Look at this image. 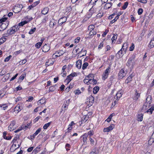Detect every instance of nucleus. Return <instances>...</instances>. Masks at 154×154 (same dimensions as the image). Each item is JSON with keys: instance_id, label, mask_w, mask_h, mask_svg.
I'll return each mask as SVG.
<instances>
[{"instance_id": "nucleus-4", "label": "nucleus", "mask_w": 154, "mask_h": 154, "mask_svg": "<svg viewBox=\"0 0 154 154\" xmlns=\"http://www.w3.org/2000/svg\"><path fill=\"white\" fill-rule=\"evenodd\" d=\"M110 67L109 66L105 70L102 75V79L103 80H105L107 78L110 72Z\"/></svg>"}, {"instance_id": "nucleus-12", "label": "nucleus", "mask_w": 154, "mask_h": 154, "mask_svg": "<svg viewBox=\"0 0 154 154\" xmlns=\"http://www.w3.org/2000/svg\"><path fill=\"white\" fill-rule=\"evenodd\" d=\"M135 93L133 98L134 100H137L140 96V93H138L137 90H135Z\"/></svg>"}, {"instance_id": "nucleus-7", "label": "nucleus", "mask_w": 154, "mask_h": 154, "mask_svg": "<svg viewBox=\"0 0 154 154\" xmlns=\"http://www.w3.org/2000/svg\"><path fill=\"white\" fill-rule=\"evenodd\" d=\"M135 57V55L133 54L129 58L127 63V66H130L133 65V63L134 61Z\"/></svg>"}, {"instance_id": "nucleus-46", "label": "nucleus", "mask_w": 154, "mask_h": 154, "mask_svg": "<svg viewBox=\"0 0 154 154\" xmlns=\"http://www.w3.org/2000/svg\"><path fill=\"white\" fill-rule=\"evenodd\" d=\"M143 10L142 8H140L138 9V13L139 15H140L142 14L143 12Z\"/></svg>"}, {"instance_id": "nucleus-43", "label": "nucleus", "mask_w": 154, "mask_h": 154, "mask_svg": "<svg viewBox=\"0 0 154 154\" xmlns=\"http://www.w3.org/2000/svg\"><path fill=\"white\" fill-rule=\"evenodd\" d=\"M45 101H44L43 99H41L38 101V105L40 104H43L45 103Z\"/></svg>"}, {"instance_id": "nucleus-59", "label": "nucleus", "mask_w": 154, "mask_h": 154, "mask_svg": "<svg viewBox=\"0 0 154 154\" xmlns=\"http://www.w3.org/2000/svg\"><path fill=\"white\" fill-rule=\"evenodd\" d=\"M26 59H24L21 61H20V63L22 64H23L26 63Z\"/></svg>"}, {"instance_id": "nucleus-48", "label": "nucleus", "mask_w": 154, "mask_h": 154, "mask_svg": "<svg viewBox=\"0 0 154 154\" xmlns=\"http://www.w3.org/2000/svg\"><path fill=\"white\" fill-rule=\"evenodd\" d=\"M89 79L88 78H86V77H85V79L84 80V83L87 85H89V82H88V81H89Z\"/></svg>"}, {"instance_id": "nucleus-19", "label": "nucleus", "mask_w": 154, "mask_h": 154, "mask_svg": "<svg viewBox=\"0 0 154 154\" xmlns=\"http://www.w3.org/2000/svg\"><path fill=\"white\" fill-rule=\"evenodd\" d=\"M41 128H39L37 129L35 132L33 134L32 136L31 137H32V139H34L36 136L41 131Z\"/></svg>"}, {"instance_id": "nucleus-27", "label": "nucleus", "mask_w": 154, "mask_h": 154, "mask_svg": "<svg viewBox=\"0 0 154 154\" xmlns=\"http://www.w3.org/2000/svg\"><path fill=\"white\" fill-rule=\"evenodd\" d=\"M48 11V8H45L42 11V13L43 14H46Z\"/></svg>"}, {"instance_id": "nucleus-57", "label": "nucleus", "mask_w": 154, "mask_h": 154, "mask_svg": "<svg viewBox=\"0 0 154 154\" xmlns=\"http://www.w3.org/2000/svg\"><path fill=\"white\" fill-rule=\"evenodd\" d=\"M80 40V38L79 37H78L75 39L74 42L75 43H77L79 42Z\"/></svg>"}, {"instance_id": "nucleus-36", "label": "nucleus", "mask_w": 154, "mask_h": 154, "mask_svg": "<svg viewBox=\"0 0 154 154\" xmlns=\"http://www.w3.org/2000/svg\"><path fill=\"white\" fill-rule=\"evenodd\" d=\"M106 151L105 154H111L112 152V149L109 148L106 149Z\"/></svg>"}, {"instance_id": "nucleus-40", "label": "nucleus", "mask_w": 154, "mask_h": 154, "mask_svg": "<svg viewBox=\"0 0 154 154\" xmlns=\"http://www.w3.org/2000/svg\"><path fill=\"white\" fill-rule=\"evenodd\" d=\"M128 5V2H126L125 3L124 5L122 7V8L123 9H125Z\"/></svg>"}, {"instance_id": "nucleus-20", "label": "nucleus", "mask_w": 154, "mask_h": 154, "mask_svg": "<svg viewBox=\"0 0 154 154\" xmlns=\"http://www.w3.org/2000/svg\"><path fill=\"white\" fill-rule=\"evenodd\" d=\"M82 66V61L79 60L76 63V67L78 69H80Z\"/></svg>"}, {"instance_id": "nucleus-6", "label": "nucleus", "mask_w": 154, "mask_h": 154, "mask_svg": "<svg viewBox=\"0 0 154 154\" xmlns=\"http://www.w3.org/2000/svg\"><path fill=\"white\" fill-rule=\"evenodd\" d=\"M23 6L22 5H17L14 7L13 11L15 13H18L21 10Z\"/></svg>"}, {"instance_id": "nucleus-45", "label": "nucleus", "mask_w": 154, "mask_h": 154, "mask_svg": "<svg viewBox=\"0 0 154 154\" xmlns=\"http://www.w3.org/2000/svg\"><path fill=\"white\" fill-rule=\"evenodd\" d=\"M42 45L41 43L38 42L35 44V46L37 48H39Z\"/></svg>"}, {"instance_id": "nucleus-17", "label": "nucleus", "mask_w": 154, "mask_h": 154, "mask_svg": "<svg viewBox=\"0 0 154 154\" xmlns=\"http://www.w3.org/2000/svg\"><path fill=\"white\" fill-rule=\"evenodd\" d=\"M53 59H50L48 60V61L46 63V66H48L53 64L54 63V61L53 60Z\"/></svg>"}, {"instance_id": "nucleus-51", "label": "nucleus", "mask_w": 154, "mask_h": 154, "mask_svg": "<svg viewBox=\"0 0 154 154\" xmlns=\"http://www.w3.org/2000/svg\"><path fill=\"white\" fill-rule=\"evenodd\" d=\"M103 44H104L103 42H102L99 45L98 47V48L99 49H101L103 46Z\"/></svg>"}, {"instance_id": "nucleus-3", "label": "nucleus", "mask_w": 154, "mask_h": 154, "mask_svg": "<svg viewBox=\"0 0 154 154\" xmlns=\"http://www.w3.org/2000/svg\"><path fill=\"white\" fill-rule=\"evenodd\" d=\"M65 51L63 50H60L56 51L55 54H54L52 56L54 58L58 57L64 54L65 53Z\"/></svg>"}, {"instance_id": "nucleus-29", "label": "nucleus", "mask_w": 154, "mask_h": 154, "mask_svg": "<svg viewBox=\"0 0 154 154\" xmlns=\"http://www.w3.org/2000/svg\"><path fill=\"white\" fill-rule=\"evenodd\" d=\"M99 89V87L96 86L94 87L93 89V92L94 94H96L98 91Z\"/></svg>"}, {"instance_id": "nucleus-23", "label": "nucleus", "mask_w": 154, "mask_h": 154, "mask_svg": "<svg viewBox=\"0 0 154 154\" xmlns=\"http://www.w3.org/2000/svg\"><path fill=\"white\" fill-rule=\"evenodd\" d=\"M112 4L111 3H107L105 5L104 8L107 9L109 8L112 5Z\"/></svg>"}, {"instance_id": "nucleus-55", "label": "nucleus", "mask_w": 154, "mask_h": 154, "mask_svg": "<svg viewBox=\"0 0 154 154\" xmlns=\"http://www.w3.org/2000/svg\"><path fill=\"white\" fill-rule=\"evenodd\" d=\"M137 1L142 3L145 4L147 2V0H137Z\"/></svg>"}, {"instance_id": "nucleus-22", "label": "nucleus", "mask_w": 154, "mask_h": 154, "mask_svg": "<svg viewBox=\"0 0 154 154\" xmlns=\"http://www.w3.org/2000/svg\"><path fill=\"white\" fill-rule=\"evenodd\" d=\"M154 46V36L153 38H152L150 42V43L148 46L149 48H151Z\"/></svg>"}, {"instance_id": "nucleus-5", "label": "nucleus", "mask_w": 154, "mask_h": 154, "mask_svg": "<svg viewBox=\"0 0 154 154\" xmlns=\"http://www.w3.org/2000/svg\"><path fill=\"white\" fill-rule=\"evenodd\" d=\"M151 102V97L150 96H148L146 100V102L145 103L143 106V108L148 109L149 107H147V105H149Z\"/></svg>"}, {"instance_id": "nucleus-21", "label": "nucleus", "mask_w": 154, "mask_h": 154, "mask_svg": "<svg viewBox=\"0 0 154 154\" xmlns=\"http://www.w3.org/2000/svg\"><path fill=\"white\" fill-rule=\"evenodd\" d=\"M143 115L142 113L139 114L137 116V121H142L143 119Z\"/></svg>"}, {"instance_id": "nucleus-35", "label": "nucleus", "mask_w": 154, "mask_h": 154, "mask_svg": "<svg viewBox=\"0 0 154 154\" xmlns=\"http://www.w3.org/2000/svg\"><path fill=\"white\" fill-rule=\"evenodd\" d=\"M90 32L89 33V35L90 36H91L92 35H94L96 34V32L95 30H90Z\"/></svg>"}, {"instance_id": "nucleus-30", "label": "nucleus", "mask_w": 154, "mask_h": 154, "mask_svg": "<svg viewBox=\"0 0 154 154\" xmlns=\"http://www.w3.org/2000/svg\"><path fill=\"white\" fill-rule=\"evenodd\" d=\"M154 110V106H152L148 109L147 111L146 112L147 113H149V114H151L152 112V111Z\"/></svg>"}, {"instance_id": "nucleus-62", "label": "nucleus", "mask_w": 154, "mask_h": 154, "mask_svg": "<svg viewBox=\"0 0 154 154\" xmlns=\"http://www.w3.org/2000/svg\"><path fill=\"white\" fill-rule=\"evenodd\" d=\"M7 20V18L6 17H4L0 19V23H1L2 22L5 21Z\"/></svg>"}, {"instance_id": "nucleus-11", "label": "nucleus", "mask_w": 154, "mask_h": 154, "mask_svg": "<svg viewBox=\"0 0 154 154\" xmlns=\"http://www.w3.org/2000/svg\"><path fill=\"white\" fill-rule=\"evenodd\" d=\"M50 49V47L49 45L45 44L42 48V51L46 52L48 51Z\"/></svg>"}, {"instance_id": "nucleus-61", "label": "nucleus", "mask_w": 154, "mask_h": 154, "mask_svg": "<svg viewBox=\"0 0 154 154\" xmlns=\"http://www.w3.org/2000/svg\"><path fill=\"white\" fill-rule=\"evenodd\" d=\"M89 140L90 141V143L92 145H94V141L93 139H92L90 137H89Z\"/></svg>"}, {"instance_id": "nucleus-33", "label": "nucleus", "mask_w": 154, "mask_h": 154, "mask_svg": "<svg viewBox=\"0 0 154 154\" xmlns=\"http://www.w3.org/2000/svg\"><path fill=\"white\" fill-rule=\"evenodd\" d=\"M8 107V105L6 104H0V107L2 109L5 110Z\"/></svg>"}, {"instance_id": "nucleus-49", "label": "nucleus", "mask_w": 154, "mask_h": 154, "mask_svg": "<svg viewBox=\"0 0 154 154\" xmlns=\"http://www.w3.org/2000/svg\"><path fill=\"white\" fill-rule=\"evenodd\" d=\"M55 90V88L54 86H52L50 87L49 88V91H53Z\"/></svg>"}, {"instance_id": "nucleus-39", "label": "nucleus", "mask_w": 154, "mask_h": 154, "mask_svg": "<svg viewBox=\"0 0 154 154\" xmlns=\"http://www.w3.org/2000/svg\"><path fill=\"white\" fill-rule=\"evenodd\" d=\"M36 30V28H34L33 29H30V31L29 32V34H32L34 33V32Z\"/></svg>"}, {"instance_id": "nucleus-54", "label": "nucleus", "mask_w": 154, "mask_h": 154, "mask_svg": "<svg viewBox=\"0 0 154 154\" xmlns=\"http://www.w3.org/2000/svg\"><path fill=\"white\" fill-rule=\"evenodd\" d=\"M26 74H22L20 77V79H21V80H22L23 79L24 77L26 76Z\"/></svg>"}, {"instance_id": "nucleus-8", "label": "nucleus", "mask_w": 154, "mask_h": 154, "mask_svg": "<svg viewBox=\"0 0 154 154\" xmlns=\"http://www.w3.org/2000/svg\"><path fill=\"white\" fill-rule=\"evenodd\" d=\"M67 20V18L66 17H64L60 18L58 21V24L60 25H61L63 23L65 22Z\"/></svg>"}, {"instance_id": "nucleus-44", "label": "nucleus", "mask_w": 154, "mask_h": 154, "mask_svg": "<svg viewBox=\"0 0 154 154\" xmlns=\"http://www.w3.org/2000/svg\"><path fill=\"white\" fill-rule=\"evenodd\" d=\"M125 44H124L123 46H122V48L121 50H122V51H123L125 53H126V52L127 51L126 48L127 47H126V48H124V45H125Z\"/></svg>"}, {"instance_id": "nucleus-25", "label": "nucleus", "mask_w": 154, "mask_h": 154, "mask_svg": "<svg viewBox=\"0 0 154 154\" xmlns=\"http://www.w3.org/2000/svg\"><path fill=\"white\" fill-rule=\"evenodd\" d=\"M40 146H38L33 151L32 153L34 154L37 153L39 151H40Z\"/></svg>"}, {"instance_id": "nucleus-13", "label": "nucleus", "mask_w": 154, "mask_h": 154, "mask_svg": "<svg viewBox=\"0 0 154 154\" xmlns=\"http://www.w3.org/2000/svg\"><path fill=\"white\" fill-rule=\"evenodd\" d=\"M88 137V134L87 133H85L82 136L83 138V144L86 145L87 143V140Z\"/></svg>"}, {"instance_id": "nucleus-41", "label": "nucleus", "mask_w": 154, "mask_h": 154, "mask_svg": "<svg viewBox=\"0 0 154 154\" xmlns=\"http://www.w3.org/2000/svg\"><path fill=\"white\" fill-rule=\"evenodd\" d=\"M117 38V35H116L115 34H113V36L112 37V42H113Z\"/></svg>"}, {"instance_id": "nucleus-15", "label": "nucleus", "mask_w": 154, "mask_h": 154, "mask_svg": "<svg viewBox=\"0 0 154 154\" xmlns=\"http://www.w3.org/2000/svg\"><path fill=\"white\" fill-rule=\"evenodd\" d=\"M122 91H119L116 94V96L114 97V98L116 99V97L117 99V100H118L122 97Z\"/></svg>"}, {"instance_id": "nucleus-58", "label": "nucleus", "mask_w": 154, "mask_h": 154, "mask_svg": "<svg viewBox=\"0 0 154 154\" xmlns=\"http://www.w3.org/2000/svg\"><path fill=\"white\" fill-rule=\"evenodd\" d=\"M87 134H88V135H89V137H90L91 136L93 135V131H90L88 132V133Z\"/></svg>"}, {"instance_id": "nucleus-47", "label": "nucleus", "mask_w": 154, "mask_h": 154, "mask_svg": "<svg viewBox=\"0 0 154 154\" xmlns=\"http://www.w3.org/2000/svg\"><path fill=\"white\" fill-rule=\"evenodd\" d=\"M66 72L65 70H62V72L61 73V75L63 77H64L66 76Z\"/></svg>"}, {"instance_id": "nucleus-42", "label": "nucleus", "mask_w": 154, "mask_h": 154, "mask_svg": "<svg viewBox=\"0 0 154 154\" xmlns=\"http://www.w3.org/2000/svg\"><path fill=\"white\" fill-rule=\"evenodd\" d=\"M103 13L102 12H101L97 14V17L98 18H100L103 16Z\"/></svg>"}, {"instance_id": "nucleus-24", "label": "nucleus", "mask_w": 154, "mask_h": 154, "mask_svg": "<svg viewBox=\"0 0 154 154\" xmlns=\"http://www.w3.org/2000/svg\"><path fill=\"white\" fill-rule=\"evenodd\" d=\"M22 109V108L19 105H17L15 108L14 110L15 111H17V112L18 113Z\"/></svg>"}, {"instance_id": "nucleus-63", "label": "nucleus", "mask_w": 154, "mask_h": 154, "mask_svg": "<svg viewBox=\"0 0 154 154\" xmlns=\"http://www.w3.org/2000/svg\"><path fill=\"white\" fill-rule=\"evenodd\" d=\"M75 93L76 94H81V92L79 89H77L76 91H75Z\"/></svg>"}, {"instance_id": "nucleus-28", "label": "nucleus", "mask_w": 154, "mask_h": 154, "mask_svg": "<svg viewBox=\"0 0 154 154\" xmlns=\"http://www.w3.org/2000/svg\"><path fill=\"white\" fill-rule=\"evenodd\" d=\"M6 134H7V133L6 132H3V136L4 138L5 139L7 140H10L11 138V136H9V137L7 138Z\"/></svg>"}, {"instance_id": "nucleus-9", "label": "nucleus", "mask_w": 154, "mask_h": 154, "mask_svg": "<svg viewBox=\"0 0 154 154\" xmlns=\"http://www.w3.org/2000/svg\"><path fill=\"white\" fill-rule=\"evenodd\" d=\"M126 73L123 69H121L119 71V77L120 79H122L125 76Z\"/></svg>"}, {"instance_id": "nucleus-50", "label": "nucleus", "mask_w": 154, "mask_h": 154, "mask_svg": "<svg viewBox=\"0 0 154 154\" xmlns=\"http://www.w3.org/2000/svg\"><path fill=\"white\" fill-rule=\"evenodd\" d=\"M11 57L12 56L11 55H10L9 56L7 57L4 60V61L5 62L8 61Z\"/></svg>"}, {"instance_id": "nucleus-10", "label": "nucleus", "mask_w": 154, "mask_h": 154, "mask_svg": "<svg viewBox=\"0 0 154 154\" xmlns=\"http://www.w3.org/2000/svg\"><path fill=\"white\" fill-rule=\"evenodd\" d=\"M114 126L113 125H111L108 127L104 128L103 129L104 132H108L112 130L114 128Z\"/></svg>"}, {"instance_id": "nucleus-32", "label": "nucleus", "mask_w": 154, "mask_h": 154, "mask_svg": "<svg viewBox=\"0 0 154 154\" xmlns=\"http://www.w3.org/2000/svg\"><path fill=\"white\" fill-rule=\"evenodd\" d=\"M56 23L54 20H51L49 26L51 27L54 26L56 24Z\"/></svg>"}, {"instance_id": "nucleus-56", "label": "nucleus", "mask_w": 154, "mask_h": 154, "mask_svg": "<svg viewBox=\"0 0 154 154\" xmlns=\"http://www.w3.org/2000/svg\"><path fill=\"white\" fill-rule=\"evenodd\" d=\"M94 77V76L93 74H89L88 75L86 76L85 77H86V78H88L89 79H90V78H93ZM94 79V78H93Z\"/></svg>"}, {"instance_id": "nucleus-2", "label": "nucleus", "mask_w": 154, "mask_h": 154, "mask_svg": "<svg viewBox=\"0 0 154 154\" xmlns=\"http://www.w3.org/2000/svg\"><path fill=\"white\" fill-rule=\"evenodd\" d=\"M77 75V73L76 72H73L67 76V78L64 81L65 82L68 84L73 79V77Z\"/></svg>"}, {"instance_id": "nucleus-31", "label": "nucleus", "mask_w": 154, "mask_h": 154, "mask_svg": "<svg viewBox=\"0 0 154 154\" xmlns=\"http://www.w3.org/2000/svg\"><path fill=\"white\" fill-rule=\"evenodd\" d=\"M51 122H50L45 124L43 126V128L44 129H46L48 127L51 125Z\"/></svg>"}, {"instance_id": "nucleus-14", "label": "nucleus", "mask_w": 154, "mask_h": 154, "mask_svg": "<svg viewBox=\"0 0 154 154\" xmlns=\"http://www.w3.org/2000/svg\"><path fill=\"white\" fill-rule=\"evenodd\" d=\"M134 75L133 74H131L128 77L126 80L125 81V83L128 84L132 80V79L134 76Z\"/></svg>"}, {"instance_id": "nucleus-60", "label": "nucleus", "mask_w": 154, "mask_h": 154, "mask_svg": "<svg viewBox=\"0 0 154 154\" xmlns=\"http://www.w3.org/2000/svg\"><path fill=\"white\" fill-rule=\"evenodd\" d=\"M33 99V97L32 96H29L28 97V100H27L26 101H32Z\"/></svg>"}, {"instance_id": "nucleus-16", "label": "nucleus", "mask_w": 154, "mask_h": 154, "mask_svg": "<svg viewBox=\"0 0 154 154\" xmlns=\"http://www.w3.org/2000/svg\"><path fill=\"white\" fill-rule=\"evenodd\" d=\"M15 125V122H12L8 127V130L10 131L14 130V126Z\"/></svg>"}, {"instance_id": "nucleus-53", "label": "nucleus", "mask_w": 154, "mask_h": 154, "mask_svg": "<svg viewBox=\"0 0 154 154\" xmlns=\"http://www.w3.org/2000/svg\"><path fill=\"white\" fill-rule=\"evenodd\" d=\"M117 101L118 100H115L114 101L113 103H112L111 106V108H112L115 106L116 104V103L117 102Z\"/></svg>"}, {"instance_id": "nucleus-37", "label": "nucleus", "mask_w": 154, "mask_h": 154, "mask_svg": "<svg viewBox=\"0 0 154 154\" xmlns=\"http://www.w3.org/2000/svg\"><path fill=\"white\" fill-rule=\"evenodd\" d=\"M88 63L86 62L84 63L82 66V69H83L84 70L86 69L87 66H88Z\"/></svg>"}, {"instance_id": "nucleus-52", "label": "nucleus", "mask_w": 154, "mask_h": 154, "mask_svg": "<svg viewBox=\"0 0 154 154\" xmlns=\"http://www.w3.org/2000/svg\"><path fill=\"white\" fill-rule=\"evenodd\" d=\"M134 48V45L133 43L131 45L130 48V51H133Z\"/></svg>"}, {"instance_id": "nucleus-18", "label": "nucleus", "mask_w": 154, "mask_h": 154, "mask_svg": "<svg viewBox=\"0 0 154 154\" xmlns=\"http://www.w3.org/2000/svg\"><path fill=\"white\" fill-rule=\"evenodd\" d=\"M124 52L122 51V50H120L116 54V56L119 58L122 57L124 54Z\"/></svg>"}, {"instance_id": "nucleus-26", "label": "nucleus", "mask_w": 154, "mask_h": 154, "mask_svg": "<svg viewBox=\"0 0 154 154\" xmlns=\"http://www.w3.org/2000/svg\"><path fill=\"white\" fill-rule=\"evenodd\" d=\"M148 143L149 145H154V139L152 138H150L148 141Z\"/></svg>"}, {"instance_id": "nucleus-64", "label": "nucleus", "mask_w": 154, "mask_h": 154, "mask_svg": "<svg viewBox=\"0 0 154 154\" xmlns=\"http://www.w3.org/2000/svg\"><path fill=\"white\" fill-rule=\"evenodd\" d=\"M48 18L46 17H45L42 20V22L43 23H45L48 20Z\"/></svg>"}, {"instance_id": "nucleus-1", "label": "nucleus", "mask_w": 154, "mask_h": 154, "mask_svg": "<svg viewBox=\"0 0 154 154\" xmlns=\"http://www.w3.org/2000/svg\"><path fill=\"white\" fill-rule=\"evenodd\" d=\"M19 29L18 25L14 26L7 31V33L9 35H12L17 31Z\"/></svg>"}, {"instance_id": "nucleus-34", "label": "nucleus", "mask_w": 154, "mask_h": 154, "mask_svg": "<svg viewBox=\"0 0 154 154\" xmlns=\"http://www.w3.org/2000/svg\"><path fill=\"white\" fill-rule=\"evenodd\" d=\"M94 27L95 26L94 25H90L88 26V30L89 31L94 30Z\"/></svg>"}, {"instance_id": "nucleus-38", "label": "nucleus", "mask_w": 154, "mask_h": 154, "mask_svg": "<svg viewBox=\"0 0 154 154\" xmlns=\"http://www.w3.org/2000/svg\"><path fill=\"white\" fill-rule=\"evenodd\" d=\"M89 102H91L93 103L94 102V98L92 95H91L89 97Z\"/></svg>"}]
</instances>
